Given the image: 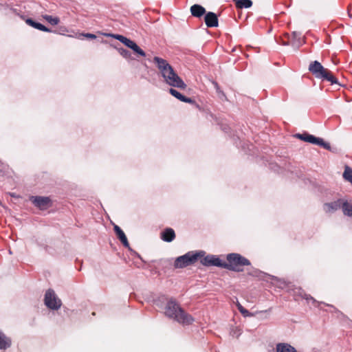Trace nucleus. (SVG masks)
Returning <instances> with one entry per match:
<instances>
[{
	"label": "nucleus",
	"instance_id": "1",
	"mask_svg": "<svg viewBox=\"0 0 352 352\" xmlns=\"http://www.w3.org/2000/svg\"><path fill=\"white\" fill-rule=\"evenodd\" d=\"M153 63L156 65L164 81L168 85L182 89H186V83L174 71L173 67L167 60L158 56H155L153 58Z\"/></svg>",
	"mask_w": 352,
	"mask_h": 352
},
{
	"label": "nucleus",
	"instance_id": "2",
	"mask_svg": "<svg viewBox=\"0 0 352 352\" xmlns=\"http://www.w3.org/2000/svg\"><path fill=\"white\" fill-rule=\"evenodd\" d=\"M165 315L184 325L192 323L194 318L186 312L175 300H169L165 307Z\"/></svg>",
	"mask_w": 352,
	"mask_h": 352
},
{
	"label": "nucleus",
	"instance_id": "3",
	"mask_svg": "<svg viewBox=\"0 0 352 352\" xmlns=\"http://www.w3.org/2000/svg\"><path fill=\"white\" fill-rule=\"evenodd\" d=\"M309 71L315 78L322 80H327L331 85L338 84V79L333 75L332 72L327 68H324L318 60L310 63Z\"/></svg>",
	"mask_w": 352,
	"mask_h": 352
},
{
	"label": "nucleus",
	"instance_id": "4",
	"mask_svg": "<svg viewBox=\"0 0 352 352\" xmlns=\"http://www.w3.org/2000/svg\"><path fill=\"white\" fill-rule=\"evenodd\" d=\"M227 262H224V268L236 272L243 271V267L250 265V261L237 253H231L227 255Z\"/></svg>",
	"mask_w": 352,
	"mask_h": 352
},
{
	"label": "nucleus",
	"instance_id": "5",
	"mask_svg": "<svg viewBox=\"0 0 352 352\" xmlns=\"http://www.w3.org/2000/svg\"><path fill=\"white\" fill-rule=\"evenodd\" d=\"M205 252L204 251L199 252H188L183 256L177 257L174 263V267L175 268H184L190 265L194 264L199 258H201L204 256Z\"/></svg>",
	"mask_w": 352,
	"mask_h": 352
},
{
	"label": "nucleus",
	"instance_id": "6",
	"mask_svg": "<svg viewBox=\"0 0 352 352\" xmlns=\"http://www.w3.org/2000/svg\"><path fill=\"white\" fill-rule=\"evenodd\" d=\"M45 305L53 310L58 309L61 305V300L56 296L54 290L50 289L46 291L44 298Z\"/></svg>",
	"mask_w": 352,
	"mask_h": 352
},
{
	"label": "nucleus",
	"instance_id": "7",
	"mask_svg": "<svg viewBox=\"0 0 352 352\" xmlns=\"http://www.w3.org/2000/svg\"><path fill=\"white\" fill-rule=\"evenodd\" d=\"M296 136L301 140L311 143L313 144L320 146L321 147L326 148L327 150L330 149L331 148L330 144L329 143L324 142V140L322 138H316L313 135L304 133L302 134L298 133L296 134Z\"/></svg>",
	"mask_w": 352,
	"mask_h": 352
},
{
	"label": "nucleus",
	"instance_id": "8",
	"mask_svg": "<svg viewBox=\"0 0 352 352\" xmlns=\"http://www.w3.org/2000/svg\"><path fill=\"white\" fill-rule=\"evenodd\" d=\"M202 265L205 266H217L224 268V261L214 255H207L201 260Z\"/></svg>",
	"mask_w": 352,
	"mask_h": 352
},
{
	"label": "nucleus",
	"instance_id": "9",
	"mask_svg": "<svg viewBox=\"0 0 352 352\" xmlns=\"http://www.w3.org/2000/svg\"><path fill=\"white\" fill-rule=\"evenodd\" d=\"M32 203L41 210H46L51 206V199L48 197H32Z\"/></svg>",
	"mask_w": 352,
	"mask_h": 352
},
{
	"label": "nucleus",
	"instance_id": "10",
	"mask_svg": "<svg viewBox=\"0 0 352 352\" xmlns=\"http://www.w3.org/2000/svg\"><path fill=\"white\" fill-rule=\"evenodd\" d=\"M204 21L208 28H216L219 25L217 16L212 12H206L204 16Z\"/></svg>",
	"mask_w": 352,
	"mask_h": 352
},
{
	"label": "nucleus",
	"instance_id": "11",
	"mask_svg": "<svg viewBox=\"0 0 352 352\" xmlns=\"http://www.w3.org/2000/svg\"><path fill=\"white\" fill-rule=\"evenodd\" d=\"M114 231L116 234L117 237L119 239V240L121 241L123 245L125 248H129V250H131V248L129 246L127 238L124 232L122 230V229L118 226L116 225L114 226Z\"/></svg>",
	"mask_w": 352,
	"mask_h": 352
},
{
	"label": "nucleus",
	"instance_id": "12",
	"mask_svg": "<svg viewBox=\"0 0 352 352\" xmlns=\"http://www.w3.org/2000/svg\"><path fill=\"white\" fill-rule=\"evenodd\" d=\"M175 238V233L173 229L168 228L161 232V239L166 242H171Z\"/></svg>",
	"mask_w": 352,
	"mask_h": 352
},
{
	"label": "nucleus",
	"instance_id": "13",
	"mask_svg": "<svg viewBox=\"0 0 352 352\" xmlns=\"http://www.w3.org/2000/svg\"><path fill=\"white\" fill-rule=\"evenodd\" d=\"M191 14L197 18H201L202 16L206 14V9L199 4H195L190 7Z\"/></svg>",
	"mask_w": 352,
	"mask_h": 352
},
{
	"label": "nucleus",
	"instance_id": "14",
	"mask_svg": "<svg viewBox=\"0 0 352 352\" xmlns=\"http://www.w3.org/2000/svg\"><path fill=\"white\" fill-rule=\"evenodd\" d=\"M25 23L28 25H30L35 29H37L38 30L45 32H52L50 28L45 27V25H43V24H41L40 23L34 21L32 19H30V18L26 19Z\"/></svg>",
	"mask_w": 352,
	"mask_h": 352
},
{
	"label": "nucleus",
	"instance_id": "15",
	"mask_svg": "<svg viewBox=\"0 0 352 352\" xmlns=\"http://www.w3.org/2000/svg\"><path fill=\"white\" fill-rule=\"evenodd\" d=\"M276 352H297L296 349L288 343H278L276 345Z\"/></svg>",
	"mask_w": 352,
	"mask_h": 352
},
{
	"label": "nucleus",
	"instance_id": "16",
	"mask_svg": "<svg viewBox=\"0 0 352 352\" xmlns=\"http://www.w3.org/2000/svg\"><path fill=\"white\" fill-rule=\"evenodd\" d=\"M125 45L133 50V52L138 55L143 57L146 56V53L134 41H131V39L128 40Z\"/></svg>",
	"mask_w": 352,
	"mask_h": 352
},
{
	"label": "nucleus",
	"instance_id": "17",
	"mask_svg": "<svg viewBox=\"0 0 352 352\" xmlns=\"http://www.w3.org/2000/svg\"><path fill=\"white\" fill-rule=\"evenodd\" d=\"M341 206L340 200L333 201L331 203H327L324 205V210L326 212H332L337 210Z\"/></svg>",
	"mask_w": 352,
	"mask_h": 352
},
{
	"label": "nucleus",
	"instance_id": "18",
	"mask_svg": "<svg viewBox=\"0 0 352 352\" xmlns=\"http://www.w3.org/2000/svg\"><path fill=\"white\" fill-rule=\"evenodd\" d=\"M11 340L0 331V349H6L11 346Z\"/></svg>",
	"mask_w": 352,
	"mask_h": 352
},
{
	"label": "nucleus",
	"instance_id": "19",
	"mask_svg": "<svg viewBox=\"0 0 352 352\" xmlns=\"http://www.w3.org/2000/svg\"><path fill=\"white\" fill-rule=\"evenodd\" d=\"M129 250L131 252L132 254L138 258L137 261H133V265L138 268L143 267L144 265L145 261L142 259L141 256L138 252L133 250L132 249H131Z\"/></svg>",
	"mask_w": 352,
	"mask_h": 352
},
{
	"label": "nucleus",
	"instance_id": "20",
	"mask_svg": "<svg viewBox=\"0 0 352 352\" xmlns=\"http://www.w3.org/2000/svg\"><path fill=\"white\" fill-rule=\"evenodd\" d=\"M238 8H248L252 6L251 0H233Z\"/></svg>",
	"mask_w": 352,
	"mask_h": 352
},
{
	"label": "nucleus",
	"instance_id": "21",
	"mask_svg": "<svg viewBox=\"0 0 352 352\" xmlns=\"http://www.w3.org/2000/svg\"><path fill=\"white\" fill-rule=\"evenodd\" d=\"M236 306L243 316L252 317L255 316V314L251 313L248 309H245L237 300L236 302Z\"/></svg>",
	"mask_w": 352,
	"mask_h": 352
},
{
	"label": "nucleus",
	"instance_id": "22",
	"mask_svg": "<svg viewBox=\"0 0 352 352\" xmlns=\"http://www.w3.org/2000/svg\"><path fill=\"white\" fill-rule=\"evenodd\" d=\"M42 17L43 19H45L46 21H47L52 25H56L60 22V19L57 16H52L48 14H43L42 15Z\"/></svg>",
	"mask_w": 352,
	"mask_h": 352
},
{
	"label": "nucleus",
	"instance_id": "23",
	"mask_svg": "<svg viewBox=\"0 0 352 352\" xmlns=\"http://www.w3.org/2000/svg\"><path fill=\"white\" fill-rule=\"evenodd\" d=\"M342 210L344 212V214L352 217V205L349 204L347 202H344L342 204Z\"/></svg>",
	"mask_w": 352,
	"mask_h": 352
},
{
	"label": "nucleus",
	"instance_id": "24",
	"mask_svg": "<svg viewBox=\"0 0 352 352\" xmlns=\"http://www.w3.org/2000/svg\"><path fill=\"white\" fill-rule=\"evenodd\" d=\"M343 177L345 179L352 183V169L349 166H346L343 173Z\"/></svg>",
	"mask_w": 352,
	"mask_h": 352
},
{
	"label": "nucleus",
	"instance_id": "25",
	"mask_svg": "<svg viewBox=\"0 0 352 352\" xmlns=\"http://www.w3.org/2000/svg\"><path fill=\"white\" fill-rule=\"evenodd\" d=\"M169 92L172 96H173L174 97H175L176 98L182 102L184 96L179 93L178 91H177L175 89L170 88L169 89Z\"/></svg>",
	"mask_w": 352,
	"mask_h": 352
},
{
	"label": "nucleus",
	"instance_id": "26",
	"mask_svg": "<svg viewBox=\"0 0 352 352\" xmlns=\"http://www.w3.org/2000/svg\"><path fill=\"white\" fill-rule=\"evenodd\" d=\"M114 38H116L117 40H118L119 41H120L122 43H123L124 45L126 44V42L128 41V40L129 38L122 36V35H120V34H116L114 36Z\"/></svg>",
	"mask_w": 352,
	"mask_h": 352
},
{
	"label": "nucleus",
	"instance_id": "27",
	"mask_svg": "<svg viewBox=\"0 0 352 352\" xmlns=\"http://www.w3.org/2000/svg\"><path fill=\"white\" fill-rule=\"evenodd\" d=\"M120 53L123 57L126 58H129L131 57V52L127 50L122 48L120 50Z\"/></svg>",
	"mask_w": 352,
	"mask_h": 352
},
{
	"label": "nucleus",
	"instance_id": "28",
	"mask_svg": "<svg viewBox=\"0 0 352 352\" xmlns=\"http://www.w3.org/2000/svg\"><path fill=\"white\" fill-rule=\"evenodd\" d=\"M182 102H186V103H190V104H195V101L194 100H192V98H188L186 96H184L183 100H182Z\"/></svg>",
	"mask_w": 352,
	"mask_h": 352
},
{
	"label": "nucleus",
	"instance_id": "29",
	"mask_svg": "<svg viewBox=\"0 0 352 352\" xmlns=\"http://www.w3.org/2000/svg\"><path fill=\"white\" fill-rule=\"evenodd\" d=\"M85 36L87 37V38H91V39H94L96 38V36L94 34H90V33H87L86 34H85Z\"/></svg>",
	"mask_w": 352,
	"mask_h": 352
},
{
	"label": "nucleus",
	"instance_id": "30",
	"mask_svg": "<svg viewBox=\"0 0 352 352\" xmlns=\"http://www.w3.org/2000/svg\"><path fill=\"white\" fill-rule=\"evenodd\" d=\"M303 298L305 299H306L307 300H313V302H316V300L314 299V298L311 297L310 295L305 294Z\"/></svg>",
	"mask_w": 352,
	"mask_h": 352
},
{
	"label": "nucleus",
	"instance_id": "31",
	"mask_svg": "<svg viewBox=\"0 0 352 352\" xmlns=\"http://www.w3.org/2000/svg\"><path fill=\"white\" fill-rule=\"evenodd\" d=\"M271 311V308L269 309L268 310H264V311H256V314H258V313H266V312H270Z\"/></svg>",
	"mask_w": 352,
	"mask_h": 352
},
{
	"label": "nucleus",
	"instance_id": "32",
	"mask_svg": "<svg viewBox=\"0 0 352 352\" xmlns=\"http://www.w3.org/2000/svg\"><path fill=\"white\" fill-rule=\"evenodd\" d=\"M214 85H215V87L217 89H218L219 86H218V84L217 82H214Z\"/></svg>",
	"mask_w": 352,
	"mask_h": 352
},
{
	"label": "nucleus",
	"instance_id": "33",
	"mask_svg": "<svg viewBox=\"0 0 352 352\" xmlns=\"http://www.w3.org/2000/svg\"><path fill=\"white\" fill-rule=\"evenodd\" d=\"M293 35H294V36H296L297 33H296V32H293Z\"/></svg>",
	"mask_w": 352,
	"mask_h": 352
}]
</instances>
